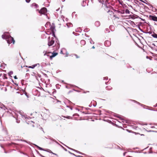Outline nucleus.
Masks as SVG:
<instances>
[{"label": "nucleus", "instance_id": "obj_1", "mask_svg": "<svg viewBox=\"0 0 157 157\" xmlns=\"http://www.w3.org/2000/svg\"><path fill=\"white\" fill-rule=\"evenodd\" d=\"M8 33L7 32L5 33L4 34L2 35V38L6 40L8 44H10L13 43L14 44L15 41L13 38L10 35L7 34Z\"/></svg>", "mask_w": 157, "mask_h": 157}, {"label": "nucleus", "instance_id": "obj_2", "mask_svg": "<svg viewBox=\"0 0 157 157\" xmlns=\"http://www.w3.org/2000/svg\"><path fill=\"white\" fill-rule=\"evenodd\" d=\"M11 113L13 116V117L16 119V122L18 123L20 122V121L18 120V117L20 116V115L23 118H24L25 119L28 118L26 116H25L24 115V113L21 112H13V113Z\"/></svg>", "mask_w": 157, "mask_h": 157}, {"label": "nucleus", "instance_id": "obj_3", "mask_svg": "<svg viewBox=\"0 0 157 157\" xmlns=\"http://www.w3.org/2000/svg\"><path fill=\"white\" fill-rule=\"evenodd\" d=\"M106 7L105 8V10L110 15L114 14V13L113 12L112 10L111 9L113 10L112 7L111 6L109 3L107 4L106 3V4H105Z\"/></svg>", "mask_w": 157, "mask_h": 157}, {"label": "nucleus", "instance_id": "obj_4", "mask_svg": "<svg viewBox=\"0 0 157 157\" xmlns=\"http://www.w3.org/2000/svg\"><path fill=\"white\" fill-rule=\"evenodd\" d=\"M45 52L44 55H46L48 56H49L50 59L51 60L52 59L53 57H55L57 54V53H51V52L47 53L46 52Z\"/></svg>", "mask_w": 157, "mask_h": 157}, {"label": "nucleus", "instance_id": "obj_5", "mask_svg": "<svg viewBox=\"0 0 157 157\" xmlns=\"http://www.w3.org/2000/svg\"><path fill=\"white\" fill-rule=\"evenodd\" d=\"M54 43V38L53 37L50 38L49 37L48 38V45L49 46H50L53 45Z\"/></svg>", "mask_w": 157, "mask_h": 157}, {"label": "nucleus", "instance_id": "obj_6", "mask_svg": "<svg viewBox=\"0 0 157 157\" xmlns=\"http://www.w3.org/2000/svg\"><path fill=\"white\" fill-rule=\"evenodd\" d=\"M47 12V9L45 7L42 8L39 11V13L41 14L46 15V17L47 16L46 15V13Z\"/></svg>", "mask_w": 157, "mask_h": 157}, {"label": "nucleus", "instance_id": "obj_7", "mask_svg": "<svg viewBox=\"0 0 157 157\" xmlns=\"http://www.w3.org/2000/svg\"><path fill=\"white\" fill-rule=\"evenodd\" d=\"M60 143H61V144H63L64 145H65V146H66L67 147V148H69V149H71V150H73V151H75V152H77V153H79V154H81V155H86L85 154H84V153H82V152H80V151H77V150H75V149H73V148H70V147H68L67 146H66V145H65V144H63V143H62V142H60Z\"/></svg>", "mask_w": 157, "mask_h": 157}, {"label": "nucleus", "instance_id": "obj_8", "mask_svg": "<svg viewBox=\"0 0 157 157\" xmlns=\"http://www.w3.org/2000/svg\"><path fill=\"white\" fill-rule=\"evenodd\" d=\"M41 116L44 119H46L49 116V115L45 113H42L41 114Z\"/></svg>", "mask_w": 157, "mask_h": 157}, {"label": "nucleus", "instance_id": "obj_9", "mask_svg": "<svg viewBox=\"0 0 157 157\" xmlns=\"http://www.w3.org/2000/svg\"><path fill=\"white\" fill-rule=\"evenodd\" d=\"M113 10L114 11V13H120L121 14H123L124 13V10L120 11L115 10Z\"/></svg>", "mask_w": 157, "mask_h": 157}, {"label": "nucleus", "instance_id": "obj_10", "mask_svg": "<svg viewBox=\"0 0 157 157\" xmlns=\"http://www.w3.org/2000/svg\"><path fill=\"white\" fill-rule=\"evenodd\" d=\"M0 108L4 110L8 109L2 103L0 102Z\"/></svg>", "mask_w": 157, "mask_h": 157}, {"label": "nucleus", "instance_id": "obj_11", "mask_svg": "<svg viewBox=\"0 0 157 157\" xmlns=\"http://www.w3.org/2000/svg\"><path fill=\"white\" fill-rule=\"evenodd\" d=\"M104 44L105 46H109L111 45V42L109 40H106L105 41Z\"/></svg>", "mask_w": 157, "mask_h": 157}, {"label": "nucleus", "instance_id": "obj_12", "mask_svg": "<svg viewBox=\"0 0 157 157\" xmlns=\"http://www.w3.org/2000/svg\"><path fill=\"white\" fill-rule=\"evenodd\" d=\"M23 91H21L20 90H19L16 92V94L17 95H22L23 94Z\"/></svg>", "mask_w": 157, "mask_h": 157}, {"label": "nucleus", "instance_id": "obj_13", "mask_svg": "<svg viewBox=\"0 0 157 157\" xmlns=\"http://www.w3.org/2000/svg\"><path fill=\"white\" fill-rule=\"evenodd\" d=\"M151 19L154 21H157V17L155 16H151Z\"/></svg>", "mask_w": 157, "mask_h": 157}, {"label": "nucleus", "instance_id": "obj_14", "mask_svg": "<svg viewBox=\"0 0 157 157\" xmlns=\"http://www.w3.org/2000/svg\"><path fill=\"white\" fill-rule=\"evenodd\" d=\"M37 65H39V63L33 65H32L31 66H29V67H28L29 68H31L33 69L36 66H37Z\"/></svg>", "mask_w": 157, "mask_h": 157}, {"label": "nucleus", "instance_id": "obj_15", "mask_svg": "<svg viewBox=\"0 0 157 157\" xmlns=\"http://www.w3.org/2000/svg\"><path fill=\"white\" fill-rule=\"evenodd\" d=\"M95 25L96 27H98L100 25V23L99 21H97L95 22Z\"/></svg>", "mask_w": 157, "mask_h": 157}, {"label": "nucleus", "instance_id": "obj_16", "mask_svg": "<svg viewBox=\"0 0 157 157\" xmlns=\"http://www.w3.org/2000/svg\"><path fill=\"white\" fill-rule=\"evenodd\" d=\"M66 25H67V26L68 28H69V27H72L73 26V25L71 23H67Z\"/></svg>", "mask_w": 157, "mask_h": 157}, {"label": "nucleus", "instance_id": "obj_17", "mask_svg": "<svg viewBox=\"0 0 157 157\" xmlns=\"http://www.w3.org/2000/svg\"><path fill=\"white\" fill-rule=\"evenodd\" d=\"M132 101H134V102H136V103H138L139 105H141V106H142V107H143L144 108H145L144 107L146 106H145V105H143L142 104H141L140 103H139V102H137V101H136L135 100H133Z\"/></svg>", "mask_w": 157, "mask_h": 157}, {"label": "nucleus", "instance_id": "obj_18", "mask_svg": "<svg viewBox=\"0 0 157 157\" xmlns=\"http://www.w3.org/2000/svg\"><path fill=\"white\" fill-rule=\"evenodd\" d=\"M80 43L82 45H84L86 44V41L84 40H82L80 41Z\"/></svg>", "mask_w": 157, "mask_h": 157}, {"label": "nucleus", "instance_id": "obj_19", "mask_svg": "<svg viewBox=\"0 0 157 157\" xmlns=\"http://www.w3.org/2000/svg\"><path fill=\"white\" fill-rule=\"evenodd\" d=\"M32 7H34L35 8H37L38 7V5L35 3H33L32 5Z\"/></svg>", "mask_w": 157, "mask_h": 157}, {"label": "nucleus", "instance_id": "obj_20", "mask_svg": "<svg viewBox=\"0 0 157 157\" xmlns=\"http://www.w3.org/2000/svg\"><path fill=\"white\" fill-rule=\"evenodd\" d=\"M53 141H54L56 142V143L58 144L59 145H60V146H61L63 149H64L65 151H67V149H66V148H64L63 146H61V145H60L59 143H58L57 142H56V141L53 139V140H52Z\"/></svg>", "mask_w": 157, "mask_h": 157}, {"label": "nucleus", "instance_id": "obj_21", "mask_svg": "<svg viewBox=\"0 0 157 157\" xmlns=\"http://www.w3.org/2000/svg\"><path fill=\"white\" fill-rule=\"evenodd\" d=\"M35 145L37 147V148H38L40 150L46 151L45 150H44L42 148L36 145L35 144Z\"/></svg>", "mask_w": 157, "mask_h": 157}, {"label": "nucleus", "instance_id": "obj_22", "mask_svg": "<svg viewBox=\"0 0 157 157\" xmlns=\"http://www.w3.org/2000/svg\"><path fill=\"white\" fill-rule=\"evenodd\" d=\"M112 88L110 86H108L106 87V89L107 90H110L112 89Z\"/></svg>", "mask_w": 157, "mask_h": 157}, {"label": "nucleus", "instance_id": "obj_23", "mask_svg": "<svg viewBox=\"0 0 157 157\" xmlns=\"http://www.w3.org/2000/svg\"><path fill=\"white\" fill-rule=\"evenodd\" d=\"M152 36L154 38H157V34L155 33L152 34Z\"/></svg>", "mask_w": 157, "mask_h": 157}, {"label": "nucleus", "instance_id": "obj_24", "mask_svg": "<svg viewBox=\"0 0 157 157\" xmlns=\"http://www.w3.org/2000/svg\"><path fill=\"white\" fill-rule=\"evenodd\" d=\"M81 30L80 28H78L75 30L76 32H81Z\"/></svg>", "mask_w": 157, "mask_h": 157}, {"label": "nucleus", "instance_id": "obj_25", "mask_svg": "<svg viewBox=\"0 0 157 157\" xmlns=\"http://www.w3.org/2000/svg\"><path fill=\"white\" fill-rule=\"evenodd\" d=\"M90 42L91 44H94V42L92 40L91 38H90Z\"/></svg>", "mask_w": 157, "mask_h": 157}, {"label": "nucleus", "instance_id": "obj_26", "mask_svg": "<svg viewBox=\"0 0 157 157\" xmlns=\"http://www.w3.org/2000/svg\"><path fill=\"white\" fill-rule=\"evenodd\" d=\"M47 151L49 152V153H52V154H53L54 155H57L55 153H53L51 150H48V151Z\"/></svg>", "mask_w": 157, "mask_h": 157}, {"label": "nucleus", "instance_id": "obj_27", "mask_svg": "<svg viewBox=\"0 0 157 157\" xmlns=\"http://www.w3.org/2000/svg\"><path fill=\"white\" fill-rule=\"evenodd\" d=\"M125 12L127 14H129L130 13V11L128 9H126L125 11Z\"/></svg>", "mask_w": 157, "mask_h": 157}, {"label": "nucleus", "instance_id": "obj_28", "mask_svg": "<svg viewBox=\"0 0 157 157\" xmlns=\"http://www.w3.org/2000/svg\"><path fill=\"white\" fill-rule=\"evenodd\" d=\"M65 117L68 119H72V117L69 116H67V117Z\"/></svg>", "mask_w": 157, "mask_h": 157}, {"label": "nucleus", "instance_id": "obj_29", "mask_svg": "<svg viewBox=\"0 0 157 157\" xmlns=\"http://www.w3.org/2000/svg\"><path fill=\"white\" fill-rule=\"evenodd\" d=\"M89 30H90L89 29H87H87H85L84 30V32H87L89 31Z\"/></svg>", "mask_w": 157, "mask_h": 157}, {"label": "nucleus", "instance_id": "obj_30", "mask_svg": "<svg viewBox=\"0 0 157 157\" xmlns=\"http://www.w3.org/2000/svg\"><path fill=\"white\" fill-rule=\"evenodd\" d=\"M13 72L12 71H10L9 73V75H11L13 74Z\"/></svg>", "mask_w": 157, "mask_h": 157}, {"label": "nucleus", "instance_id": "obj_31", "mask_svg": "<svg viewBox=\"0 0 157 157\" xmlns=\"http://www.w3.org/2000/svg\"><path fill=\"white\" fill-rule=\"evenodd\" d=\"M115 115L117 117L120 118V116L119 115L117 114H116Z\"/></svg>", "mask_w": 157, "mask_h": 157}, {"label": "nucleus", "instance_id": "obj_32", "mask_svg": "<svg viewBox=\"0 0 157 157\" xmlns=\"http://www.w3.org/2000/svg\"><path fill=\"white\" fill-rule=\"evenodd\" d=\"M108 0H103V2H105V4H106V3H109L108 2Z\"/></svg>", "mask_w": 157, "mask_h": 157}, {"label": "nucleus", "instance_id": "obj_33", "mask_svg": "<svg viewBox=\"0 0 157 157\" xmlns=\"http://www.w3.org/2000/svg\"><path fill=\"white\" fill-rule=\"evenodd\" d=\"M68 152L70 153V154L71 155H75V154H74V153H73L71 152H70V151H68Z\"/></svg>", "mask_w": 157, "mask_h": 157}, {"label": "nucleus", "instance_id": "obj_34", "mask_svg": "<svg viewBox=\"0 0 157 157\" xmlns=\"http://www.w3.org/2000/svg\"><path fill=\"white\" fill-rule=\"evenodd\" d=\"M113 17H115V18H119V17H117V16L115 15H114L113 16Z\"/></svg>", "mask_w": 157, "mask_h": 157}, {"label": "nucleus", "instance_id": "obj_35", "mask_svg": "<svg viewBox=\"0 0 157 157\" xmlns=\"http://www.w3.org/2000/svg\"><path fill=\"white\" fill-rule=\"evenodd\" d=\"M105 31H106V32H109V29H105Z\"/></svg>", "mask_w": 157, "mask_h": 157}, {"label": "nucleus", "instance_id": "obj_36", "mask_svg": "<svg viewBox=\"0 0 157 157\" xmlns=\"http://www.w3.org/2000/svg\"><path fill=\"white\" fill-rule=\"evenodd\" d=\"M25 95L27 96V97L28 98H29V97L28 95L27 94V93H26L25 92Z\"/></svg>", "mask_w": 157, "mask_h": 157}, {"label": "nucleus", "instance_id": "obj_37", "mask_svg": "<svg viewBox=\"0 0 157 157\" xmlns=\"http://www.w3.org/2000/svg\"><path fill=\"white\" fill-rule=\"evenodd\" d=\"M25 1L29 3L30 2V0H25Z\"/></svg>", "mask_w": 157, "mask_h": 157}, {"label": "nucleus", "instance_id": "obj_38", "mask_svg": "<svg viewBox=\"0 0 157 157\" xmlns=\"http://www.w3.org/2000/svg\"><path fill=\"white\" fill-rule=\"evenodd\" d=\"M75 56H76V58H79V57L76 54H75Z\"/></svg>", "mask_w": 157, "mask_h": 157}, {"label": "nucleus", "instance_id": "obj_39", "mask_svg": "<svg viewBox=\"0 0 157 157\" xmlns=\"http://www.w3.org/2000/svg\"><path fill=\"white\" fill-rule=\"evenodd\" d=\"M108 77H104V79L105 80V79H108Z\"/></svg>", "mask_w": 157, "mask_h": 157}, {"label": "nucleus", "instance_id": "obj_40", "mask_svg": "<svg viewBox=\"0 0 157 157\" xmlns=\"http://www.w3.org/2000/svg\"><path fill=\"white\" fill-rule=\"evenodd\" d=\"M85 36H86V37H89V36L87 34H86V33H85Z\"/></svg>", "mask_w": 157, "mask_h": 157}, {"label": "nucleus", "instance_id": "obj_41", "mask_svg": "<svg viewBox=\"0 0 157 157\" xmlns=\"http://www.w3.org/2000/svg\"><path fill=\"white\" fill-rule=\"evenodd\" d=\"M14 78L15 79H17V77L16 76H15L14 77Z\"/></svg>", "mask_w": 157, "mask_h": 157}, {"label": "nucleus", "instance_id": "obj_42", "mask_svg": "<svg viewBox=\"0 0 157 157\" xmlns=\"http://www.w3.org/2000/svg\"><path fill=\"white\" fill-rule=\"evenodd\" d=\"M51 28L52 30H53V29H54V28L53 27H51Z\"/></svg>", "mask_w": 157, "mask_h": 157}, {"label": "nucleus", "instance_id": "obj_43", "mask_svg": "<svg viewBox=\"0 0 157 157\" xmlns=\"http://www.w3.org/2000/svg\"><path fill=\"white\" fill-rule=\"evenodd\" d=\"M126 153V152H124V153H123V155L124 156H125V154Z\"/></svg>", "mask_w": 157, "mask_h": 157}, {"label": "nucleus", "instance_id": "obj_44", "mask_svg": "<svg viewBox=\"0 0 157 157\" xmlns=\"http://www.w3.org/2000/svg\"><path fill=\"white\" fill-rule=\"evenodd\" d=\"M154 106L155 107L157 106V103L155 105H154Z\"/></svg>", "mask_w": 157, "mask_h": 157}, {"label": "nucleus", "instance_id": "obj_45", "mask_svg": "<svg viewBox=\"0 0 157 157\" xmlns=\"http://www.w3.org/2000/svg\"><path fill=\"white\" fill-rule=\"evenodd\" d=\"M85 3H86V2H85L84 1H83V4H84Z\"/></svg>", "mask_w": 157, "mask_h": 157}, {"label": "nucleus", "instance_id": "obj_46", "mask_svg": "<svg viewBox=\"0 0 157 157\" xmlns=\"http://www.w3.org/2000/svg\"><path fill=\"white\" fill-rule=\"evenodd\" d=\"M70 108L71 110H72V108L70 107Z\"/></svg>", "mask_w": 157, "mask_h": 157}, {"label": "nucleus", "instance_id": "obj_47", "mask_svg": "<svg viewBox=\"0 0 157 157\" xmlns=\"http://www.w3.org/2000/svg\"><path fill=\"white\" fill-rule=\"evenodd\" d=\"M92 48H94L95 47H94V46H93L92 47Z\"/></svg>", "mask_w": 157, "mask_h": 157}, {"label": "nucleus", "instance_id": "obj_48", "mask_svg": "<svg viewBox=\"0 0 157 157\" xmlns=\"http://www.w3.org/2000/svg\"><path fill=\"white\" fill-rule=\"evenodd\" d=\"M59 9H57L56 10V11H58L59 10Z\"/></svg>", "mask_w": 157, "mask_h": 157}, {"label": "nucleus", "instance_id": "obj_49", "mask_svg": "<svg viewBox=\"0 0 157 157\" xmlns=\"http://www.w3.org/2000/svg\"><path fill=\"white\" fill-rule=\"evenodd\" d=\"M21 153H22V154H23L25 155V154L24 153H23V152H21Z\"/></svg>", "mask_w": 157, "mask_h": 157}, {"label": "nucleus", "instance_id": "obj_50", "mask_svg": "<svg viewBox=\"0 0 157 157\" xmlns=\"http://www.w3.org/2000/svg\"><path fill=\"white\" fill-rule=\"evenodd\" d=\"M2 65H2V64L1 65V67H2Z\"/></svg>", "mask_w": 157, "mask_h": 157}, {"label": "nucleus", "instance_id": "obj_51", "mask_svg": "<svg viewBox=\"0 0 157 157\" xmlns=\"http://www.w3.org/2000/svg\"><path fill=\"white\" fill-rule=\"evenodd\" d=\"M67 107L69 108L70 107L69 106H67Z\"/></svg>", "mask_w": 157, "mask_h": 157}, {"label": "nucleus", "instance_id": "obj_52", "mask_svg": "<svg viewBox=\"0 0 157 157\" xmlns=\"http://www.w3.org/2000/svg\"><path fill=\"white\" fill-rule=\"evenodd\" d=\"M73 34H74L75 33V32H73Z\"/></svg>", "mask_w": 157, "mask_h": 157}, {"label": "nucleus", "instance_id": "obj_53", "mask_svg": "<svg viewBox=\"0 0 157 157\" xmlns=\"http://www.w3.org/2000/svg\"><path fill=\"white\" fill-rule=\"evenodd\" d=\"M75 114H74L73 115V116H75Z\"/></svg>", "mask_w": 157, "mask_h": 157}, {"label": "nucleus", "instance_id": "obj_54", "mask_svg": "<svg viewBox=\"0 0 157 157\" xmlns=\"http://www.w3.org/2000/svg\"><path fill=\"white\" fill-rule=\"evenodd\" d=\"M89 106L90 107L91 106V105H89Z\"/></svg>", "mask_w": 157, "mask_h": 157}, {"label": "nucleus", "instance_id": "obj_55", "mask_svg": "<svg viewBox=\"0 0 157 157\" xmlns=\"http://www.w3.org/2000/svg\"><path fill=\"white\" fill-rule=\"evenodd\" d=\"M148 109L151 110H153Z\"/></svg>", "mask_w": 157, "mask_h": 157}, {"label": "nucleus", "instance_id": "obj_56", "mask_svg": "<svg viewBox=\"0 0 157 157\" xmlns=\"http://www.w3.org/2000/svg\"><path fill=\"white\" fill-rule=\"evenodd\" d=\"M5 152L6 153H7V152H6L5 151Z\"/></svg>", "mask_w": 157, "mask_h": 157}, {"label": "nucleus", "instance_id": "obj_57", "mask_svg": "<svg viewBox=\"0 0 157 157\" xmlns=\"http://www.w3.org/2000/svg\"><path fill=\"white\" fill-rule=\"evenodd\" d=\"M82 6H85V5H83L82 4Z\"/></svg>", "mask_w": 157, "mask_h": 157}, {"label": "nucleus", "instance_id": "obj_58", "mask_svg": "<svg viewBox=\"0 0 157 157\" xmlns=\"http://www.w3.org/2000/svg\"><path fill=\"white\" fill-rule=\"evenodd\" d=\"M107 82H105V84H107Z\"/></svg>", "mask_w": 157, "mask_h": 157}, {"label": "nucleus", "instance_id": "obj_59", "mask_svg": "<svg viewBox=\"0 0 157 157\" xmlns=\"http://www.w3.org/2000/svg\"><path fill=\"white\" fill-rule=\"evenodd\" d=\"M65 1V0H62V1L63 2Z\"/></svg>", "mask_w": 157, "mask_h": 157}, {"label": "nucleus", "instance_id": "obj_60", "mask_svg": "<svg viewBox=\"0 0 157 157\" xmlns=\"http://www.w3.org/2000/svg\"><path fill=\"white\" fill-rule=\"evenodd\" d=\"M46 25H47V24H46L45 25V26H46Z\"/></svg>", "mask_w": 157, "mask_h": 157}, {"label": "nucleus", "instance_id": "obj_61", "mask_svg": "<svg viewBox=\"0 0 157 157\" xmlns=\"http://www.w3.org/2000/svg\"><path fill=\"white\" fill-rule=\"evenodd\" d=\"M148 57L147 56V58H148Z\"/></svg>", "mask_w": 157, "mask_h": 157}, {"label": "nucleus", "instance_id": "obj_62", "mask_svg": "<svg viewBox=\"0 0 157 157\" xmlns=\"http://www.w3.org/2000/svg\"><path fill=\"white\" fill-rule=\"evenodd\" d=\"M33 127H34V125H33Z\"/></svg>", "mask_w": 157, "mask_h": 157}, {"label": "nucleus", "instance_id": "obj_63", "mask_svg": "<svg viewBox=\"0 0 157 157\" xmlns=\"http://www.w3.org/2000/svg\"><path fill=\"white\" fill-rule=\"evenodd\" d=\"M94 105V106H95V105Z\"/></svg>", "mask_w": 157, "mask_h": 157}, {"label": "nucleus", "instance_id": "obj_64", "mask_svg": "<svg viewBox=\"0 0 157 157\" xmlns=\"http://www.w3.org/2000/svg\"><path fill=\"white\" fill-rule=\"evenodd\" d=\"M3 148L2 146H1Z\"/></svg>", "mask_w": 157, "mask_h": 157}]
</instances>
